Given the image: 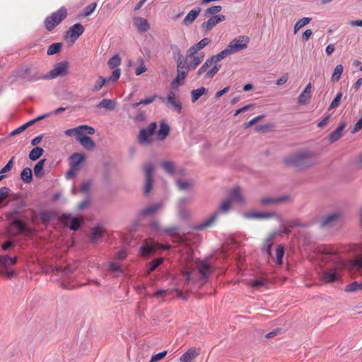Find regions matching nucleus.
<instances>
[{"label": "nucleus", "mask_w": 362, "mask_h": 362, "mask_svg": "<svg viewBox=\"0 0 362 362\" xmlns=\"http://www.w3.org/2000/svg\"><path fill=\"white\" fill-rule=\"evenodd\" d=\"M311 88H312L311 83H309L305 86V88H304L303 92L299 95V96L298 98V103L300 105H308L310 103V98H311V95H310Z\"/></svg>", "instance_id": "nucleus-21"}, {"label": "nucleus", "mask_w": 362, "mask_h": 362, "mask_svg": "<svg viewBox=\"0 0 362 362\" xmlns=\"http://www.w3.org/2000/svg\"><path fill=\"white\" fill-rule=\"evenodd\" d=\"M139 62L140 63L139 66L136 68V71H135V74L136 76H139L144 72L146 71L147 69H146V66L144 64V60L143 58L140 57L139 58Z\"/></svg>", "instance_id": "nucleus-61"}, {"label": "nucleus", "mask_w": 362, "mask_h": 362, "mask_svg": "<svg viewBox=\"0 0 362 362\" xmlns=\"http://www.w3.org/2000/svg\"><path fill=\"white\" fill-rule=\"evenodd\" d=\"M341 97H342V93L339 92L336 95V96L334 97L333 100L331 102V104L329 105V110L334 109L339 106L341 99Z\"/></svg>", "instance_id": "nucleus-59"}, {"label": "nucleus", "mask_w": 362, "mask_h": 362, "mask_svg": "<svg viewBox=\"0 0 362 362\" xmlns=\"http://www.w3.org/2000/svg\"><path fill=\"white\" fill-rule=\"evenodd\" d=\"M21 178L26 184L31 182L33 180L32 170L28 167L23 168L21 173Z\"/></svg>", "instance_id": "nucleus-35"}, {"label": "nucleus", "mask_w": 362, "mask_h": 362, "mask_svg": "<svg viewBox=\"0 0 362 362\" xmlns=\"http://www.w3.org/2000/svg\"><path fill=\"white\" fill-rule=\"evenodd\" d=\"M272 238L273 236H271L266 239L262 246V250L266 251L269 256H272V247L273 245Z\"/></svg>", "instance_id": "nucleus-52"}, {"label": "nucleus", "mask_w": 362, "mask_h": 362, "mask_svg": "<svg viewBox=\"0 0 362 362\" xmlns=\"http://www.w3.org/2000/svg\"><path fill=\"white\" fill-rule=\"evenodd\" d=\"M230 200L237 201L239 203H243L244 202V199L240 193V188L239 187H235L231 189L230 192Z\"/></svg>", "instance_id": "nucleus-33"}, {"label": "nucleus", "mask_w": 362, "mask_h": 362, "mask_svg": "<svg viewBox=\"0 0 362 362\" xmlns=\"http://www.w3.org/2000/svg\"><path fill=\"white\" fill-rule=\"evenodd\" d=\"M248 216L255 218H271L276 216L274 212H259V211H252L248 214Z\"/></svg>", "instance_id": "nucleus-30"}, {"label": "nucleus", "mask_w": 362, "mask_h": 362, "mask_svg": "<svg viewBox=\"0 0 362 362\" xmlns=\"http://www.w3.org/2000/svg\"><path fill=\"white\" fill-rule=\"evenodd\" d=\"M163 170L170 175L175 174V168L174 163L171 161H164L161 164Z\"/></svg>", "instance_id": "nucleus-45"}, {"label": "nucleus", "mask_w": 362, "mask_h": 362, "mask_svg": "<svg viewBox=\"0 0 362 362\" xmlns=\"http://www.w3.org/2000/svg\"><path fill=\"white\" fill-rule=\"evenodd\" d=\"M213 62L211 60V58H208L206 62L202 65V66L197 71V76H199L205 73L207 69L213 64Z\"/></svg>", "instance_id": "nucleus-54"}, {"label": "nucleus", "mask_w": 362, "mask_h": 362, "mask_svg": "<svg viewBox=\"0 0 362 362\" xmlns=\"http://www.w3.org/2000/svg\"><path fill=\"white\" fill-rule=\"evenodd\" d=\"M20 211L18 209H13L6 214V218L11 222L13 219L20 218Z\"/></svg>", "instance_id": "nucleus-56"}, {"label": "nucleus", "mask_w": 362, "mask_h": 362, "mask_svg": "<svg viewBox=\"0 0 362 362\" xmlns=\"http://www.w3.org/2000/svg\"><path fill=\"white\" fill-rule=\"evenodd\" d=\"M337 268L327 269L322 276V279L325 284L334 283L339 280V276L337 273Z\"/></svg>", "instance_id": "nucleus-20"}, {"label": "nucleus", "mask_w": 362, "mask_h": 362, "mask_svg": "<svg viewBox=\"0 0 362 362\" xmlns=\"http://www.w3.org/2000/svg\"><path fill=\"white\" fill-rule=\"evenodd\" d=\"M54 216V213L49 211H40L39 212L40 220L43 224H47Z\"/></svg>", "instance_id": "nucleus-36"}, {"label": "nucleus", "mask_w": 362, "mask_h": 362, "mask_svg": "<svg viewBox=\"0 0 362 362\" xmlns=\"http://www.w3.org/2000/svg\"><path fill=\"white\" fill-rule=\"evenodd\" d=\"M201 11L202 8L200 7H195L194 8L191 10L184 18L182 24L185 25H189L192 24L197 18Z\"/></svg>", "instance_id": "nucleus-23"}, {"label": "nucleus", "mask_w": 362, "mask_h": 362, "mask_svg": "<svg viewBox=\"0 0 362 362\" xmlns=\"http://www.w3.org/2000/svg\"><path fill=\"white\" fill-rule=\"evenodd\" d=\"M170 246L169 245H163L162 244H151V245H145L141 247L140 252L141 255L148 256L151 253L153 252L156 250L163 249V250H169Z\"/></svg>", "instance_id": "nucleus-18"}, {"label": "nucleus", "mask_w": 362, "mask_h": 362, "mask_svg": "<svg viewBox=\"0 0 362 362\" xmlns=\"http://www.w3.org/2000/svg\"><path fill=\"white\" fill-rule=\"evenodd\" d=\"M346 126V122H341L339 127L329 136V140L331 143L335 142L341 138L342 132Z\"/></svg>", "instance_id": "nucleus-25"}, {"label": "nucleus", "mask_w": 362, "mask_h": 362, "mask_svg": "<svg viewBox=\"0 0 362 362\" xmlns=\"http://www.w3.org/2000/svg\"><path fill=\"white\" fill-rule=\"evenodd\" d=\"M285 249L284 247L281 245H279L277 246L276 250V264L279 265L282 264V259L284 255Z\"/></svg>", "instance_id": "nucleus-51"}, {"label": "nucleus", "mask_w": 362, "mask_h": 362, "mask_svg": "<svg viewBox=\"0 0 362 362\" xmlns=\"http://www.w3.org/2000/svg\"><path fill=\"white\" fill-rule=\"evenodd\" d=\"M228 55H230V54L228 53V50L226 48L221 52H220L218 54L216 55H212L211 57H210V58L213 63H217L221 59L226 58Z\"/></svg>", "instance_id": "nucleus-49"}, {"label": "nucleus", "mask_w": 362, "mask_h": 362, "mask_svg": "<svg viewBox=\"0 0 362 362\" xmlns=\"http://www.w3.org/2000/svg\"><path fill=\"white\" fill-rule=\"evenodd\" d=\"M311 20V18L304 17L298 21L294 25V33L296 34L301 28L308 24Z\"/></svg>", "instance_id": "nucleus-44"}, {"label": "nucleus", "mask_w": 362, "mask_h": 362, "mask_svg": "<svg viewBox=\"0 0 362 362\" xmlns=\"http://www.w3.org/2000/svg\"><path fill=\"white\" fill-rule=\"evenodd\" d=\"M68 68L67 61L59 62L47 74L43 75V79H53L58 76H65L68 74Z\"/></svg>", "instance_id": "nucleus-6"}, {"label": "nucleus", "mask_w": 362, "mask_h": 362, "mask_svg": "<svg viewBox=\"0 0 362 362\" xmlns=\"http://www.w3.org/2000/svg\"><path fill=\"white\" fill-rule=\"evenodd\" d=\"M60 221L64 223L70 221V225L69 227L74 231L77 230L83 223V221L81 219L76 217L71 218V215L70 214H63L60 217Z\"/></svg>", "instance_id": "nucleus-15"}, {"label": "nucleus", "mask_w": 362, "mask_h": 362, "mask_svg": "<svg viewBox=\"0 0 362 362\" xmlns=\"http://www.w3.org/2000/svg\"><path fill=\"white\" fill-rule=\"evenodd\" d=\"M134 23L137 28L138 31L141 33H146L150 28V25L148 23V21L141 17L135 18Z\"/></svg>", "instance_id": "nucleus-27"}, {"label": "nucleus", "mask_w": 362, "mask_h": 362, "mask_svg": "<svg viewBox=\"0 0 362 362\" xmlns=\"http://www.w3.org/2000/svg\"><path fill=\"white\" fill-rule=\"evenodd\" d=\"M170 126L165 121H161L160 128L157 132L158 139L160 141L164 140L170 134Z\"/></svg>", "instance_id": "nucleus-26"}, {"label": "nucleus", "mask_w": 362, "mask_h": 362, "mask_svg": "<svg viewBox=\"0 0 362 362\" xmlns=\"http://www.w3.org/2000/svg\"><path fill=\"white\" fill-rule=\"evenodd\" d=\"M211 42V39L208 37H204L202 40H201L197 43L194 44L192 47H190L187 51V58H192V57H194L197 52L201 49H202L204 47H205L207 45H209Z\"/></svg>", "instance_id": "nucleus-16"}, {"label": "nucleus", "mask_w": 362, "mask_h": 362, "mask_svg": "<svg viewBox=\"0 0 362 362\" xmlns=\"http://www.w3.org/2000/svg\"><path fill=\"white\" fill-rule=\"evenodd\" d=\"M208 89L205 87H201L197 89H194L191 91V100L195 103L203 95L206 94Z\"/></svg>", "instance_id": "nucleus-34"}, {"label": "nucleus", "mask_w": 362, "mask_h": 362, "mask_svg": "<svg viewBox=\"0 0 362 362\" xmlns=\"http://www.w3.org/2000/svg\"><path fill=\"white\" fill-rule=\"evenodd\" d=\"M226 19V16L222 14L213 16L202 23L201 28L206 33L211 31L217 24L224 21Z\"/></svg>", "instance_id": "nucleus-10"}, {"label": "nucleus", "mask_w": 362, "mask_h": 362, "mask_svg": "<svg viewBox=\"0 0 362 362\" xmlns=\"http://www.w3.org/2000/svg\"><path fill=\"white\" fill-rule=\"evenodd\" d=\"M11 257L8 255H0V266L7 269L10 266Z\"/></svg>", "instance_id": "nucleus-60"}, {"label": "nucleus", "mask_w": 362, "mask_h": 362, "mask_svg": "<svg viewBox=\"0 0 362 362\" xmlns=\"http://www.w3.org/2000/svg\"><path fill=\"white\" fill-rule=\"evenodd\" d=\"M31 125H33V122H31L30 120V121L27 122L26 123H25L24 124L21 125V127H19L17 129L12 131L11 133L10 134V136L17 135V134L21 133L22 132H23L24 130H25L27 128H28Z\"/></svg>", "instance_id": "nucleus-55"}, {"label": "nucleus", "mask_w": 362, "mask_h": 362, "mask_svg": "<svg viewBox=\"0 0 362 362\" xmlns=\"http://www.w3.org/2000/svg\"><path fill=\"white\" fill-rule=\"evenodd\" d=\"M68 15L67 9L64 6H62L50 16L45 18L44 24L45 28L48 31H52L57 25H58Z\"/></svg>", "instance_id": "nucleus-3"}, {"label": "nucleus", "mask_w": 362, "mask_h": 362, "mask_svg": "<svg viewBox=\"0 0 362 362\" xmlns=\"http://www.w3.org/2000/svg\"><path fill=\"white\" fill-rule=\"evenodd\" d=\"M288 199V196H282L277 198L264 197L260 200L262 205H272L284 202Z\"/></svg>", "instance_id": "nucleus-29"}, {"label": "nucleus", "mask_w": 362, "mask_h": 362, "mask_svg": "<svg viewBox=\"0 0 362 362\" xmlns=\"http://www.w3.org/2000/svg\"><path fill=\"white\" fill-rule=\"evenodd\" d=\"M170 49L173 51V57L175 60L177 62V60H180L182 59H184L182 57V54L181 53L180 49L176 45H171Z\"/></svg>", "instance_id": "nucleus-58"}, {"label": "nucleus", "mask_w": 362, "mask_h": 362, "mask_svg": "<svg viewBox=\"0 0 362 362\" xmlns=\"http://www.w3.org/2000/svg\"><path fill=\"white\" fill-rule=\"evenodd\" d=\"M222 9V7L221 6H211L209 8H208L206 11H205V16H209V15H214L218 13V12H220Z\"/></svg>", "instance_id": "nucleus-62"}, {"label": "nucleus", "mask_w": 362, "mask_h": 362, "mask_svg": "<svg viewBox=\"0 0 362 362\" xmlns=\"http://www.w3.org/2000/svg\"><path fill=\"white\" fill-rule=\"evenodd\" d=\"M211 268L210 264L204 260L200 261V262L198 263L197 270L198 273L200 274L199 279L203 284L208 281L210 276Z\"/></svg>", "instance_id": "nucleus-14"}, {"label": "nucleus", "mask_w": 362, "mask_h": 362, "mask_svg": "<svg viewBox=\"0 0 362 362\" xmlns=\"http://www.w3.org/2000/svg\"><path fill=\"white\" fill-rule=\"evenodd\" d=\"M187 56L185 58L182 59L180 60H177V71H189L191 67L189 66V64L187 62Z\"/></svg>", "instance_id": "nucleus-42"}, {"label": "nucleus", "mask_w": 362, "mask_h": 362, "mask_svg": "<svg viewBox=\"0 0 362 362\" xmlns=\"http://www.w3.org/2000/svg\"><path fill=\"white\" fill-rule=\"evenodd\" d=\"M203 58H204V55L195 56V54H194V57H192V58H191L192 60L189 63L191 69L192 70H194L197 67V66L203 61Z\"/></svg>", "instance_id": "nucleus-53"}, {"label": "nucleus", "mask_w": 362, "mask_h": 362, "mask_svg": "<svg viewBox=\"0 0 362 362\" xmlns=\"http://www.w3.org/2000/svg\"><path fill=\"white\" fill-rule=\"evenodd\" d=\"M116 106V101L111 99H103L98 105L99 108H105L106 110H113Z\"/></svg>", "instance_id": "nucleus-32"}, {"label": "nucleus", "mask_w": 362, "mask_h": 362, "mask_svg": "<svg viewBox=\"0 0 362 362\" xmlns=\"http://www.w3.org/2000/svg\"><path fill=\"white\" fill-rule=\"evenodd\" d=\"M153 172L154 166L152 164L147 165L144 167L145 187L144 193L145 195L148 194L153 187Z\"/></svg>", "instance_id": "nucleus-11"}, {"label": "nucleus", "mask_w": 362, "mask_h": 362, "mask_svg": "<svg viewBox=\"0 0 362 362\" xmlns=\"http://www.w3.org/2000/svg\"><path fill=\"white\" fill-rule=\"evenodd\" d=\"M169 104H170L172 106H173L175 110L178 113H181L182 110V103L180 101H177L176 100V98L173 100L172 101H168L167 100V106H168Z\"/></svg>", "instance_id": "nucleus-64"}, {"label": "nucleus", "mask_w": 362, "mask_h": 362, "mask_svg": "<svg viewBox=\"0 0 362 362\" xmlns=\"http://www.w3.org/2000/svg\"><path fill=\"white\" fill-rule=\"evenodd\" d=\"M163 262V258H157L152 260L148 264V268L146 270V275H149L152 272H153L159 265L162 264Z\"/></svg>", "instance_id": "nucleus-40"}, {"label": "nucleus", "mask_w": 362, "mask_h": 362, "mask_svg": "<svg viewBox=\"0 0 362 362\" xmlns=\"http://www.w3.org/2000/svg\"><path fill=\"white\" fill-rule=\"evenodd\" d=\"M97 7V3L93 2L88 6H86L82 10V12L80 13L79 16H90L96 8Z\"/></svg>", "instance_id": "nucleus-47"}, {"label": "nucleus", "mask_w": 362, "mask_h": 362, "mask_svg": "<svg viewBox=\"0 0 362 362\" xmlns=\"http://www.w3.org/2000/svg\"><path fill=\"white\" fill-rule=\"evenodd\" d=\"M85 132H82L79 136L76 137V140L80 143L86 151H93L95 148V144L93 140L88 136Z\"/></svg>", "instance_id": "nucleus-17"}, {"label": "nucleus", "mask_w": 362, "mask_h": 362, "mask_svg": "<svg viewBox=\"0 0 362 362\" xmlns=\"http://www.w3.org/2000/svg\"><path fill=\"white\" fill-rule=\"evenodd\" d=\"M362 290V281H354L348 284L345 288V291L348 293L355 292Z\"/></svg>", "instance_id": "nucleus-43"}, {"label": "nucleus", "mask_w": 362, "mask_h": 362, "mask_svg": "<svg viewBox=\"0 0 362 362\" xmlns=\"http://www.w3.org/2000/svg\"><path fill=\"white\" fill-rule=\"evenodd\" d=\"M85 155L83 153H74L69 158L70 167L81 168L82 163L85 160Z\"/></svg>", "instance_id": "nucleus-19"}, {"label": "nucleus", "mask_w": 362, "mask_h": 362, "mask_svg": "<svg viewBox=\"0 0 362 362\" xmlns=\"http://www.w3.org/2000/svg\"><path fill=\"white\" fill-rule=\"evenodd\" d=\"M344 67L341 64L336 66L332 75V81L333 82H337L340 79Z\"/></svg>", "instance_id": "nucleus-46"}, {"label": "nucleus", "mask_w": 362, "mask_h": 362, "mask_svg": "<svg viewBox=\"0 0 362 362\" xmlns=\"http://www.w3.org/2000/svg\"><path fill=\"white\" fill-rule=\"evenodd\" d=\"M63 44L62 42L52 43L48 47L47 50V55H54L61 52Z\"/></svg>", "instance_id": "nucleus-38"}, {"label": "nucleus", "mask_w": 362, "mask_h": 362, "mask_svg": "<svg viewBox=\"0 0 362 362\" xmlns=\"http://www.w3.org/2000/svg\"><path fill=\"white\" fill-rule=\"evenodd\" d=\"M341 216V213L339 211H336L322 216L320 219V227L322 228H330L334 227L337 225Z\"/></svg>", "instance_id": "nucleus-8"}, {"label": "nucleus", "mask_w": 362, "mask_h": 362, "mask_svg": "<svg viewBox=\"0 0 362 362\" xmlns=\"http://www.w3.org/2000/svg\"><path fill=\"white\" fill-rule=\"evenodd\" d=\"M231 204V200L226 199L224 202L221 203L218 209L216 211H214L212 215L204 220L202 223L194 226L192 227V229L196 230H202L204 229L205 228L209 227L212 225V223L216 220L220 213H227L230 208Z\"/></svg>", "instance_id": "nucleus-2"}, {"label": "nucleus", "mask_w": 362, "mask_h": 362, "mask_svg": "<svg viewBox=\"0 0 362 362\" xmlns=\"http://www.w3.org/2000/svg\"><path fill=\"white\" fill-rule=\"evenodd\" d=\"M199 354L200 352L196 348L192 347L180 356V360L181 362H194L192 360Z\"/></svg>", "instance_id": "nucleus-22"}, {"label": "nucleus", "mask_w": 362, "mask_h": 362, "mask_svg": "<svg viewBox=\"0 0 362 362\" xmlns=\"http://www.w3.org/2000/svg\"><path fill=\"white\" fill-rule=\"evenodd\" d=\"M43 148L39 146H36L31 150L28 156L31 160L35 161L40 158L43 155Z\"/></svg>", "instance_id": "nucleus-37"}, {"label": "nucleus", "mask_w": 362, "mask_h": 362, "mask_svg": "<svg viewBox=\"0 0 362 362\" xmlns=\"http://www.w3.org/2000/svg\"><path fill=\"white\" fill-rule=\"evenodd\" d=\"M43 271L47 274L50 273L53 274H57L59 273V271H61V267L47 265L44 267Z\"/></svg>", "instance_id": "nucleus-63"}, {"label": "nucleus", "mask_w": 362, "mask_h": 362, "mask_svg": "<svg viewBox=\"0 0 362 362\" xmlns=\"http://www.w3.org/2000/svg\"><path fill=\"white\" fill-rule=\"evenodd\" d=\"M221 65L215 64L211 69L206 72L204 78L206 79L212 78L219 71Z\"/></svg>", "instance_id": "nucleus-57"}, {"label": "nucleus", "mask_w": 362, "mask_h": 362, "mask_svg": "<svg viewBox=\"0 0 362 362\" xmlns=\"http://www.w3.org/2000/svg\"><path fill=\"white\" fill-rule=\"evenodd\" d=\"M109 81H110V78H106L99 76L93 88H92V91L97 92L100 90L103 87V86Z\"/></svg>", "instance_id": "nucleus-41"}, {"label": "nucleus", "mask_w": 362, "mask_h": 362, "mask_svg": "<svg viewBox=\"0 0 362 362\" xmlns=\"http://www.w3.org/2000/svg\"><path fill=\"white\" fill-rule=\"evenodd\" d=\"M45 161V159H42L34 167L35 175L38 178L42 177L45 175L43 167Z\"/></svg>", "instance_id": "nucleus-39"}, {"label": "nucleus", "mask_w": 362, "mask_h": 362, "mask_svg": "<svg viewBox=\"0 0 362 362\" xmlns=\"http://www.w3.org/2000/svg\"><path fill=\"white\" fill-rule=\"evenodd\" d=\"M120 64L121 58L118 54L114 55L107 62L108 66L112 69L118 68Z\"/></svg>", "instance_id": "nucleus-48"}, {"label": "nucleus", "mask_w": 362, "mask_h": 362, "mask_svg": "<svg viewBox=\"0 0 362 362\" xmlns=\"http://www.w3.org/2000/svg\"><path fill=\"white\" fill-rule=\"evenodd\" d=\"M16 76L26 82H35L43 79V75L32 74V70L30 67H22L19 69L16 72Z\"/></svg>", "instance_id": "nucleus-9"}, {"label": "nucleus", "mask_w": 362, "mask_h": 362, "mask_svg": "<svg viewBox=\"0 0 362 362\" xmlns=\"http://www.w3.org/2000/svg\"><path fill=\"white\" fill-rule=\"evenodd\" d=\"M82 132H85L86 134H94L95 131L93 127L89 125L83 124L75 128L66 129L64 132V134L66 136H71L75 134L76 138L77 136H79Z\"/></svg>", "instance_id": "nucleus-12"}, {"label": "nucleus", "mask_w": 362, "mask_h": 362, "mask_svg": "<svg viewBox=\"0 0 362 362\" xmlns=\"http://www.w3.org/2000/svg\"><path fill=\"white\" fill-rule=\"evenodd\" d=\"M157 128V123L156 122H151L146 128L140 130L138 136V141L141 145H149L152 143L153 139L151 136L154 134Z\"/></svg>", "instance_id": "nucleus-5"}, {"label": "nucleus", "mask_w": 362, "mask_h": 362, "mask_svg": "<svg viewBox=\"0 0 362 362\" xmlns=\"http://www.w3.org/2000/svg\"><path fill=\"white\" fill-rule=\"evenodd\" d=\"M162 204L160 203L155 204L151 206L145 208L141 210L139 213L140 216H146L148 215L153 214L156 213L160 209H161Z\"/></svg>", "instance_id": "nucleus-28"}, {"label": "nucleus", "mask_w": 362, "mask_h": 362, "mask_svg": "<svg viewBox=\"0 0 362 362\" xmlns=\"http://www.w3.org/2000/svg\"><path fill=\"white\" fill-rule=\"evenodd\" d=\"M189 200V198L185 197L181 199L180 201L179 217L182 219H188L190 216L189 211H187L184 207L181 206L185 205Z\"/></svg>", "instance_id": "nucleus-31"}, {"label": "nucleus", "mask_w": 362, "mask_h": 362, "mask_svg": "<svg viewBox=\"0 0 362 362\" xmlns=\"http://www.w3.org/2000/svg\"><path fill=\"white\" fill-rule=\"evenodd\" d=\"M105 230L100 226H96L92 228L90 235L89 237L91 243H97L98 240L103 236Z\"/></svg>", "instance_id": "nucleus-24"}, {"label": "nucleus", "mask_w": 362, "mask_h": 362, "mask_svg": "<svg viewBox=\"0 0 362 362\" xmlns=\"http://www.w3.org/2000/svg\"><path fill=\"white\" fill-rule=\"evenodd\" d=\"M284 163L287 166L302 170L314 165L316 161L311 151H305L284 158Z\"/></svg>", "instance_id": "nucleus-1"}, {"label": "nucleus", "mask_w": 362, "mask_h": 362, "mask_svg": "<svg viewBox=\"0 0 362 362\" xmlns=\"http://www.w3.org/2000/svg\"><path fill=\"white\" fill-rule=\"evenodd\" d=\"M179 230L178 227L174 226L163 229L162 232L172 237L180 238V234L178 233Z\"/></svg>", "instance_id": "nucleus-50"}, {"label": "nucleus", "mask_w": 362, "mask_h": 362, "mask_svg": "<svg viewBox=\"0 0 362 362\" xmlns=\"http://www.w3.org/2000/svg\"><path fill=\"white\" fill-rule=\"evenodd\" d=\"M250 38L246 36H238L232 40L226 47L228 53L232 54L247 47Z\"/></svg>", "instance_id": "nucleus-7"}, {"label": "nucleus", "mask_w": 362, "mask_h": 362, "mask_svg": "<svg viewBox=\"0 0 362 362\" xmlns=\"http://www.w3.org/2000/svg\"><path fill=\"white\" fill-rule=\"evenodd\" d=\"M84 27L79 23L71 26L66 32L65 37H69L74 42L84 33Z\"/></svg>", "instance_id": "nucleus-13"}, {"label": "nucleus", "mask_w": 362, "mask_h": 362, "mask_svg": "<svg viewBox=\"0 0 362 362\" xmlns=\"http://www.w3.org/2000/svg\"><path fill=\"white\" fill-rule=\"evenodd\" d=\"M9 227L11 233L13 235H18L21 233L32 234L34 232V229L28 226V224L21 218L13 219L11 222L9 221Z\"/></svg>", "instance_id": "nucleus-4"}]
</instances>
